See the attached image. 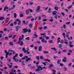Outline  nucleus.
<instances>
[{
    "instance_id": "1",
    "label": "nucleus",
    "mask_w": 74,
    "mask_h": 74,
    "mask_svg": "<svg viewBox=\"0 0 74 74\" xmlns=\"http://www.w3.org/2000/svg\"><path fill=\"white\" fill-rule=\"evenodd\" d=\"M36 67L37 68V69H35L36 71H40V70H42L43 69L41 66L37 65H36Z\"/></svg>"
},
{
    "instance_id": "2",
    "label": "nucleus",
    "mask_w": 74,
    "mask_h": 74,
    "mask_svg": "<svg viewBox=\"0 0 74 74\" xmlns=\"http://www.w3.org/2000/svg\"><path fill=\"white\" fill-rule=\"evenodd\" d=\"M18 55V54L16 53L15 54V56L13 57V59L15 62H18V59H16V57H17Z\"/></svg>"
},
{
    "instance_id": "3",
    "label": "nucleus",
    "mask_w": 74,
    "mask_h": 74,
    "mask_svg": "<svg viewBox=\"0 0 74 74\" xmlns=\"http://www.w3.org/2000/svg\"><path fill=\"white\" fill-rule=\"evenodd\" d=\"M16 22H18V25H21V20L19 19H17L14 22V25H16Z\"/></svg>"
},
{
    "instance_id": "4",
    "label": "nucleus",
    "mask_w": 74,
    "mask_h": 74,
    "mask_svg": "<svg viewBox=\"0 0 74 74\" xmlns=\"http://www.w3.org/2000/svg\"><path fill=\"white\" fill-rule=\"evenodd\" d=\"M40 6H38L36 10V12H39V11H40Z\"/></svg>"
},
{
    "instance_id": "5",
    "label": "nucleus",
    "mask_w": 74,
    "mask_h": 74,
    "mask_svg": "<svg viewBox=\"0 0 74 74\" xmlns=\"http://www.w3.org/2000/svg\"><path fill=\"white\" fill-rule=\"evenodd\" d=\"M42 46H40L38 47V51H41L42 50Z\"/></svg>"
},
{
    "instance_id": "6",
    "label": "nucleus",
    "mask_w": 74,
    "mask_h": 74,
    "mask_svg": "<svg viewBox=\"0 0 74 74\" xmlns=\"http://www.w3.org/2000/svg\"><path fill=\"white\" fill-rule=\"evenodd\" d=\"M29 9H28L25 10V13L26 15H29Z\"/></svg>"
},
{
    "instance_id": "7",
    "label": "nucleus",
    "mask_w": 74,
    "mask_h": 74,
    "mask_svg": "<svg viewBox=\"0 0 74 74\" xmlns=\"http://www.w3.org/2000/svg\"><path fill=\"white\" fill-rule=\"evenodd\" d=\"M27 29L26 28H24L23 29V33H26L27 32Z\"/></svg>"
},
{
    "instance_id": "8",
    "label": "nucleus",
    "mask_w": 74,
    "mask_h": 74,
    "mask_svg": "<svg viewBox=\"0 0 74 74\" xmlns=\"http://www.w3.org/2000/svg\"><path fill=\"white\" fill-rule=\"evenodd\" d=\"M57 11H54L52 12V14L53 15H56Z\"/></svg>"
},
{
    "instance_id": "9",
    "label": "nucleus",
    "mask_w": 74,
    "mask_h": 74,
    "mask_svg": "<svg viewBox=\"0 0 74 74\" xmlns=\"http://www.w3.org/2000/svg\"><path fill=\"white\" fill-rule=\"evenodd\" d=\"M66 60H67V58H66V57H64V59L62 60V61L64 62H66Z\"/></svg>"
},
{
    "instance_id": "10",
    "label": "nucleus",
    "mask_w": 74,
    "mask_h": 74,
    "mask_svg": "<svg viewBox=\"0 0 74 74\" xmlns=\"http://www.w3.org/2000/svg\"><path fill=\"white\" fill-rule=\"evenodd\" d=\"M22 51H24V53H26L27 52V50H25V47H24L22 49Z\"/></svg>"
},
{
    "instance_id": "11",
    "label": "nucleus",
    "mask_w": 74,
    "mask_h": 74,
    "mask_svg": "<svg viewBox=\"0 0 74 74\" xmlns=\"http://www.w3.org/2000/svg\"><path fill=\"white\" fill-rule=\"evenodd\" d=\"M30 60H32L31 58H28L27 59L25 60V61L26 62H28V61H30Z\"/></svg>"
},
{
    "instance_id": "12",
    "label": "nucleus",
    "mask_w": 74,
    "mask_h": 74,
    "mask_svg": "<svg viewBox=\"0 0 74 74\" xmlns=\"http://www.w3.org/2000/svg\"><path fill=\"white\" fill-rule=\"evenodd\" d=\"M64 41L65 42H64V44H68V42H67V40L65 39L64 40Z\"/></svg>"
},
{
    "instance_id": "13",
    "label": "nucleus",
    "mask_w": 74,
    "mask_h": 74,
    "mask_svg": "<svg viewBox=\"0 0 74 74\" xmlns=\"http://www.w3.org/2000/svg\"><path fill=\"white\" fill-rule=\"evenodd\" d=\"M22 38H21V36L20 37L18 40H19V39H20L21 40H22V39L23 38V37H24V35H22Z\"/></svg>"
},
{
    "instance_id": "14",
    "label": "nucleus",
    "mask_w": 74,
    "mask_h": 74,
    "mask_svg": "<svg viewBox=\"0 0 74 74\" xmlns=\"http://www.w3.org/2000/svg\"><path fill=\"white\" fill-rule=\"evenodd\" d=\"M21 63L22 64V66H25V61H21Z\"/></svg>"
},
{
    "instance_id": "15",
    "label": "nucleus",
    "mask_w": 74,
    "mask_h": 74,
    "mask_svg": "<svg viewBox=\"0 0 74 74\" xmlns=\"http://www.w3.org/2000/svg\"><path fill=\"white\" fill-rule=\"evenodd\" d=\"M49 52L48 51H45L43 52V53L44 54H48Z\"/></svg>"
},
{
    "instance_id": "16",
    "label": "nucleus",
    "mask_w": 74,
    "mask_h": 74,
    "mask_svg": "<svg viewBox=\"0 0 74 74\" xmlns=\"http://www.w3.org/2000/svg\"><path fill=\"white\" fill-rule=\"evenodd\" d=\"M28 56H24V57H23L21 59L22 60H23L25 59V58H28Z\"/></svg>"
},
{
    "instance_id": "17",
    "label": "nucleus",
    "mask_w": 74,
    "mask_h": 74,
    "mask_svg": "<svg viewBox=\"0 0 74 74\" xmlns=\"http://www.w3.org/2000/svg\"><path fill=\"white\" fill-rule=\"evenodd\" d=\"M17 16V14H16V13H14V18H16Z\"/></svg>"
},
{
    "instance_id": "18",
    "label": "nucleus",
    "mask_w": 74,
    "mask_h": 74,
    "mask_svg": "<svg viewBox=\"0 0 74 74\" xmlns=\"http://www.w3.org/2000/svg\"><path fill=\"white\" fill-rule=\"evenodd\" d=\"M21 39H19V40H18V41L16 42V44H20V43H21Z\"/></svg>"
},
{
    "instance_id": "19",
    "label": "nucleus",
    "mask_w": 74,
    "mask_h": 74,
    "mask_svg": "<svg viewBox=\"0 0 74 74\" xmlns=\"http://www.w3.org/2000/svg\"><path fill=\"white\" fill-rule=\"evenodd\" d=\"M8 9V7H7V6H6L4 8L3 11H5V10H6V9Z\"/></svg>"
},
{
    "instance_id": "20",
    "label": "nucleus",
    "mask_w": 74,
    "mask_h": 74,
    "mask_svg": "<svg viewBox=\"0 0 74 74\" xmlns=\"http://www.w3.org/2000/svg\"><path fill=\"white\" fill-rule=\"evenodd\" d=\"M23 44H24V43H23V41H21L20 42V45H21V46H22V45H23Z\"/></svg>"
},
{
    "instance_id": "21",
    "label": "nucleus",
    "mask_w": 74,
    "mask_h": 74,
    "mask_svg": "<svg viewBox=\"0 0 74 74\" xmlns=\"http://www.w3.org/2000/svg\"><path fill=\"white\" fill-rule=\"evenodd\" d=\"M51 49L52 50H54V51H56V49L55 47L51 48Z\"/></svg>"
},
{
    "instance_id": "22",
    "label": "nucleus",
    "mask_w": 74,
    "mask_h": 74,
    "mask_svg": "<svg viewBox=\"0 0 74 74\" xmlns=\"http://www.w3.org/2000/svg\"><path fill=\"white\" fill-rule=\"evenodd\" d=\"M53 66V64H51L49 65V68H51V67H52Z\"/></svg>"
},
{
    "instance_id": "23",
    "label": "nucleus",
    "mask_w": 74,
    "mask_h": 74,
    "mask_svg": "<svg viewBox=\"0 0 74 74\" xmlns=\"http://www.w3.org/2000/svg\"><path fill=\"white\" fill-rule=\"evenodd\" d=\"M51 10V8H49V11H48V12H49V13H51V12H52V11Z\"/></svg>"
},
{
    "instance_id": "24",
    "label": "nucleus",
    "mask_w": 74,
    "mask_h": 74,
    "mask_svg": "<svg viewBox=\"0 0 74 74\" xmlns=\"http://www.w3.org/2000/svg\"><path fill=\"white\" fill-rule=\"evenodd\" d=\"M36 59L37 60H40V58H39V56H36Z\"/></svg>"
},
{
    "instance_id": "25",
    "label": "nucleus",
    "mask_w": 74,
    "mask_h": 74,
    "mask_svg": "<svg viewBox=\"0 0 74 74\" xmlns=\"http://www.w3.org/2000/svg\"><path fill=\"white\" fill-rule=\"evenodd\" d=\"M25 40H30V38L29 37H26L25 38Z\"/></svg>"
},
{
    "instance_id": "26",
    "label": "nucleus",
    "mask_w": 74,
    "mask_h": 74,
    "mask_svg": "<svg viewBox=\"0 0 74 74\" xmlns=\"http://www.w3.org/2000/svg\"><path fill=\"white\" fill-rule=\"evenodd\" d=\"M48 42H49V43H53V41L52 40H49L48 41Z\"/></svg>"
},
{
    "instance_id": "27",
    "label": "nucleus",
    "mask_w": 74,
    "mask_h": 74,
    "mask_svg": "<svg viewBox=\"0 0 74 74\" xmlns=\"http://www.w3.org/2000/svg\"><path fill=\"white\" fill-rule=\"evenodd\" d=\"M60 60H58V61L57 62V64H60Z\"/></svg>"
},
{
    "instance_id": "28",
    "label": "nucleus",
    "mask_w": 74,
    "mask_h": 74,
    "mask_svg": "<svg viewBox=\"0 0 74 74\" xmlns=\"http://www.w3.org/2000/svg\"><path fill=\"white\" fill-rule=\"evenodd\" d=\"M32 26H33V25L32 24H29V27L30 28H32Z\"/></svg>"
},
{
    "instance_id": "29",
    "label": "nucleus",
    "mask_w": 74,
    "mask_h": 74,
    "mask_svg": "<svg viewBox=\"0 0 74 74\" xmlns=\"http://www.w3.org/2000/svg\"><path fill=\"white\" fill-rule=\"evenodd\" d=\"M45 61H47L48 62H50V60H48V59H46L45 60Z\"/></svg>"
},
{
    "instance_id": "30",
    "label": "nucleus",
    "mask_w": 74,
    "mask_h": 74,
    "mask_svg": "<svg viewBox=\"0 0 74 74\" xmlns=\"http://www.w3.org/2000/svg\"><path fill=\"white\" fill-rule=\"evenodd\" d=\"M5 40H8V37L6 36L5 37Z\"/></svg>"
},
{
    "instance_id": "31",
    "label": "nucleus",
    "mask_w": 74,
    "mask_h": 74,
    "mask_svg": "<svg viewBox=\"0 0 74 74\" xmlns=\"http://www.w3.org/2000/svg\"><path fill=\"white\" fill-rule=\"evenodd\" d=\"M4 19V17H1L0 18V20H3Z\"/></svg>"
},
{
    "instance_id": "32",
    "label": "nucleus",
    "mask_w": 74,
    "mask_h": 74,
    "mask_svg": "<svg viewBox=\"0 0 74 74\" xmlns=\"http://www.w3.org/2000/svg\"><path fill=\"white\" fill-rule=\"evenodd\" d=\"M19 56H20V58H21V57H22V56H23V54H22V53H21L19 54Z\"/></svg>"
},
{
    "instance_id": "33",
    "label": "nucleus",
    "mask_w": 74,
    "mask_h": 74,
    "mask_svg": "<svg viewBox=\"0 0 74 74\" xmlns=\"http://www.w3.org/2000/svg\"><path fill=\"white\" fill-rule=\"evenodd\" d=\"M54 9L56 11H58V7H55Z\"/></svg>"
},
{
    "instance_id": "34",
    "label": "nucleus",
    "mask_w": 74,
    "mask_h": 74,
    "mask_svg": "<svg viewBox=\"0 0 74 74\" xmlns=\"http://www.w3.org/2000/svg\"><path fill=\"white\" fill-rule=\"evenodd\" d=\"M34 36L36 38H37L38 37V35L36 34H34Z\"/></svg>"
},
{
    "instance_id": "35",
    "label": "nucleus",
    "mask_w": 74,
    "mask_h": 74,
    "mask_svg": "<svg viewBox=\"0 0 74 74\" xmlns=\"http://www.w3.org/2000/svg\"><path fill=\"white\" fill-rule=\"evenodd\" d=\"M16 28L17 29H19V28H21V27L18 26H16Z\"/></svg>"
},
{
    "instance_id": "36",
    "label": "nucleus",
    "mask_w": 74,
    "mask_h": 74,
    "mask_svg": "<svg viewBox=\"0 0 74 74\" xmlns=\"http://www.w3.org/2000/svg\"><path fill=\"white\" fill-rule=\"evenodd\" d=\"M59 47L60 48H61V49H62V48H62V45L61 44H59Z\"/></svg>"
},
{
    "instance_id": "37",
    "label": "nucleus",
    "mask_w": 74,
    "mask_h": 74,
    "mask_svg": "<svg viewBox=\"0 0 74 74\" xmlns=\"http://www.w3.org/2000/svg\"><path fill=\"white\" fill-rule=\"evenodd\" d=\"M64 71H66L67 70V69L66 68V67H64Z\"/></svg>"
},
{
    "instance_id": "38",
    "label": "nucleus",
    "mask_w": 74,
    "mask_h": 74,
    "mask_svg": "<svg viewBox=\"0 0 74 74\" xmlns=\"http://www.w3.org/2000/svg\"><path fill=\"white\" fill-rule=\"evenodd\" d=\"M52 71L53 73H56V71L55 69H52Z\"/></svg>"
},
{
    "instance_id": "39",
    "label": "nucleus",
    "mask_w": 74,
    "mask_h": 74,
    "mask_svg": "<svg viewBox=\"0 0 74 74\" xmlns=\"http://www.w3.org/2000/svg\"><path fill=\"white\" fill-rule=\"evenodd\" d=\"M31 18H32V16H29L28 17L26 18V19H27Z\"/></svg>"
},
{
    "instance_id": "40",
    "label": "nucleus",
    "mask_w": 74,
    "mask_h": 74,
    "mask_svg": "<svg viewBox=\"0 0 74 74\" xmlns=\"http://www.w3.org/2000/svg\"><path fill=\"white\" fill-rule=\"evenodd\" d=\"M61 14H62V16H64L65 14H64V13L63 12H62L61 13Z\"/></svg>"
},
{
    "instance_id": "41",
    "label": "nucleus",
    "mask_w": 74,
    "mask_h": 74,
    "mask_svg": "<svg viewBox=\"0 0 74 74\" xmlns=\"http://www.w3.org/2000/svg\"><path fill=\"white\" fill-rule=\"evenodd\" d=\"M45 41V39L44 38L42 39L41 40V42H44Z\"/></svg>"
},
{
    "instance_id": "42",
    "label": "nucleus",
    "mask_w": 74,
    "mask_h": 74,
    "mask_svg": "<svg viewBox=\"0 0 74 74\" xmlns=\"http://www.w3.org/2000/svg\"><path fill=\"white\" fill-rule=\"evenodd\" d=\"M10 45H13V42H10L9 43Z\"/></svg>"
},
{
    "instance_id": "43",
    "label": "nucleus",
    "mask_w": 74,
    "mask_h": 74,
    "mask_svg": "<svg viewBox=\"0 0 74 74\" xmlns=\"http://www.w3.org/2000/svg\"><path fill=\"white\" fill-rule=\"evenodd\" d=\"M7 60H8L9 63H10L11 62V60L10 59L7 58Z\"/></svg>"
},
{
    "instance_id": "44",
    "label": "nucleus",
    "mask_w": 74,
    "mask_h": 74,
    "mask_svg": "<svg viewBox=\"0 0 74 74\" xmlns=\"http://www.w3.org/2000/svg\"><path fill=\"white\" fill-rule=\"evenodd\" d=\"M69 47L70 48H71L73 47V45L71 44H69Z\"/></svg>"
},
{
    "instance_id": "45",
    "label": "nucleus",
    "mask_w": 74,
    "mask_h": 74,
    "mask_svg": "<svg viewBox=\"0 0 74 74\" xmlns=\"http://www.w3.org/2000/svg\"><path fill=\"white\" fill-rule=\"evenodd\" d=\"M63 41H64L63 40H60V43L61 44H63Z\"/></svg>"
},
{
    "instance_id": "46",
    "label": "nucleus",
    "mask_w": 74,
    "mask_h": 74,
    "mask_svg": "<svg viewBox=\"0 0 74 74\" xmlns=\"http://www.w3.org/2000/svg\"><path fill=\"white\" fill-rule=\"evenodd\" d=\"M8 67H9V68H12V65H9V64H8Z\"/></svg>"
},
{
    "instance_id": "47",
    "label": "nucleus",
    "mask_w": 74,
    "mask_h": 74,
    "mask_svg": "<svg viewBox=\"0 0 74 74\" xmlns=\"http://www.w3.org/2000/svg\"><path fill=\"white\" fill-rule=\"evenodd\" d=\"M23 23L24 24V25H27V24L26 23V22L25 21H23Z\"/></svg>"
},
{
    "instance_id": "48",
    "label": "nucleus",
    "mask_w": 74,
    "mask_h": 74,
    "mask_svg": "<svg viewBox=\"0 0 74 74\" xmlns=\"http://www.w3.org/2000/svg\"><path fill=\"white\" fill-rule=\"evenodd\" d=\"M65 35H66V34L64 33H62V36H64V37L65 38Z\"/></svg>"
},
{
    "instance_id": "49",
    "label": "nucleus",
    "mask_w": 74,
    "mask_h": 74,
    "mask_svg": "<svg viewBox=\"0 0 74 74\" xmlns=\"http://www.w3.org/2000/svg\"><path fill=\"white\" fill-rule=\"evenodd\" d=\"M48 34H47V35H49L50 34V33H51V32L50 31H47Z\"/></svg>"
},
{
    "instance_id": "50",
    "label": "nucleus",
    "mask_w": 74,
    "mask_h": 74,
    "mask_svg": "<svg viewBox=\"0 0 74 74\" xmlns=\"http://www.w3.org/2000/svg\"><path fill=\"white\" fill-rule=\"evenodd\" d=\"M71 7H72V5H71L69 6L68 7V9H70V8H71Z\"/></svg>"
},
{
    "instance_id": "51",
    "label": "nucleus",
    "mask_w": 74,
    "mask_h": 74,
    "mask_svg": "<svg viewBox=\"0 0 74 74\" xmlns=\"http://www.w3.org/2000/svg\"><path fill=\"white\" fill-rule=\"evenodd\" d=\"M20 17H23V15L21 14L20 15Z\"/></svg>"
},
{
    "instance_id": "52",
    "label": "nucleus",
    "mask_w": 74,
    "mask_h": 74,
    "mask_svg": "<svg viewBox=\"0 0 74 74\" xmlns=\"http://www.w3.org/2000/svg\"><path fill=\"white\" fill-rule=\"evenodd\" d=\"M39 58L40 59H43V57L42 56H40V57Z\"/></svg>"
},
{
    "instance_id": "53",
    "label": "nucleus",
    "mask_w": 74,
    "mask_h": 74,
    "mask_svg": "<svg viewBox=\"0 0 74 74\" xmlns=\"http://www.w3.org/2000/svg\"><path fill=\"white\" fill-rule=\"evenodd\" d=\"M31 69H35V66H31Z\"/></svg>"
},
{
    "instance_id": "54",
    "label": "nucleus",
    "mask_w": 74,
    "mask_h": 74,
    "mask_svg": "<svg viewBox=\"0 0 74 74\" xmlns=\"http://www.w3.org/2000/svg\"><path fill=\"white\" fill-rule=\"evenodd\" d=\"M71 64H72V63L71 62L68 64V65L69 66H71Z\"/></svg>"
},
{
    "instance_id": "55",
    "label": "nucleus",
    "mask_w": 74,
    "mask_h": 74,
    "mask_svg": "<svg viewBox=\"0 0 74 74\" xmlns=\"http://www.w3.org/2000/svg\"><path fill=\"white\" fill-rule=\"evenodd\" d=\"M70 22H66V25H69V24H70Z\"/></svg>"
},
{
    "instance_id": "56",
    "label": "nucleus",
    "mask_w": 74,
    "mask_h": 74,
    "mask_svg": "<svg viewBox=\"0 0 74 74\" xmlns=\"http://www.w3.org/2000/svg\"><path fill=\"white\" fill-rule=\"evenodd\" d=\"M53 19H51L49 20V21L50 22H53Z\"/></svg>"
},
{
    "instance_id": "57",
    "label": "nucleus",
    "mask_w": 74,
    "mask_h": 74,
    "mask_svg": "<svg viewBox=\"0 0 74 74\" xmlns=\"http://www.w3.org/2000/svg\"><path fill=\"white\" fill-rule=\"evenodd\" d=\"M36 43H37V44H40V41H37L36 42Z\"/></svg>"
},
{
    "instance_id": "58",
    "label": "nucleus",
    "mask_w": 74,
    "mask_h": 74,
    "mask_svg": "<svg viewBox=\"0 0 74 74\" xmlns=\"http://www.w3.org/2000/svg\"><path fill=\"white\" fill-rule=\"evenodd\" d=\"M53 58H54V59H56L57 58H58V56H54V57H53Z\"/></svg>"
},
{
    "instance_id": "59",
    "label": "nucleus",
    "mask_w": 74,
    "mask_h": 74,
    "mask_svg": "<svg viewBox=\"0 0 74 74\" xmlns=\"http://www.w3.org/2000/svg\"><path fill=\"white\" fill-rule=\"evenodd\" d=\"M52 39H54L55 38V36H52L51 37Z\"/></svg>"
},
{
    "instance_id": "60",
    "label": "nucleus",
    "mask_w": 74,
    "mask_h": 74,
    "mask_svg": "<svg viewBox=\"0 0 74 74\" xmlns=\"http://www.w3.org/2000/svg\"><path fill=\"white\" fill-rule=\"evenodd\" d=\"M66 52V50L64 49L62 50V52Z\"/></svg>"
},
{
    "instance_id": "61",
    "label": "nucleus",
    "mask_w": 74,
    "mask_h": 74,
    "mask_svg": "<svg viewBox=\"0 0 74 74\" xmlns=\"http://www.w3.org/2000/svg\"><path fill=\"white\" fill-rule=\"evenodd\" d=\"M34 49L35 50H36V49H37V47L36 46H34Z\"/></svg>"
},
{
    "instance_id": "62",
    "label": "nucleus",
    "mask_w": 74,
    "mask_h": 74,
    "mask_svg": "<svg viewBox=\"0 0 74 74\" xmlns=\"http://www.w3.org/2000/svg\"><path fill=\"white\" fill-rule=\"evenodd\" d=\"M54 18H55V19H57V18H58V15H56V16H54Z\"/></svg>"
},
{
    "instance_id": "63",
    "label": "nucleus",
    "mask_w": 74,
    "mask_h": 74,
    "mask_svg": "<svg viewBox=\"0 0 74 74\" xmlns=\"http://www.w3.org/2000/svg\"><path fill=\"white\" fill-rule=\"evenodd\" d=\"M65 10L66 11V12H69V11H68V10H67V9H65Z\"/></svg>"
},
{
    "instance_id": "64",
    "label": "nucleus",
    "mask_w": 74,
    "mask_h": 74,
    "mask_svg": "<svg viewBox=\"0 0 74 74\" xmlns=\"http://www.w3.org/2000/svg\"><path fill=\"white\" fill-rule=\"evenodd\" d=\"M69 52H70V53H72V50H69Z\"/></svg>"
}]
</instances>
